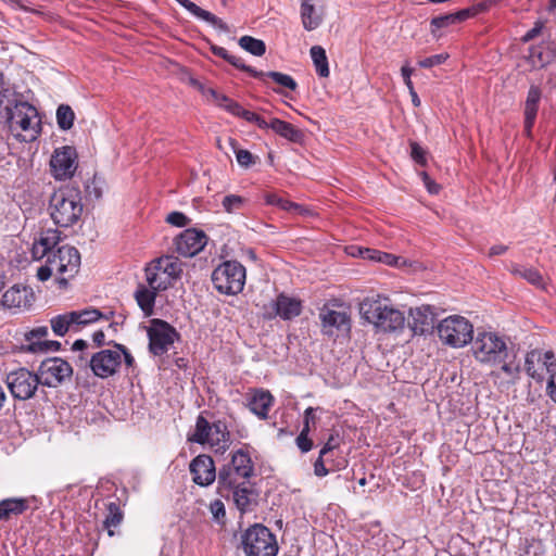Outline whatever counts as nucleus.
<instances>
[{
    "label": "nucleus",
    "mask_w": 556,
    "mask_h": 556,
    "mask_svg": "<svg viewBox=\"0 0 556 556\" xmlns=\"http://www.w3.org/2000/svg\"><path fill=\"white\" fill-rule=\"evenodd\" d=\"M245 199L237 194H228L223 199L222 205L227 213H235L242 208Z\"/></svg>",
    "instance_id": "obj_45"
},
{
    "label": "nucleus",
    "mask_w": 556,
    "mask_h": 556,
    "mask_svg": "<svg viewBox=\"0 0 556 556\" xmlns=\"http://www.w3.org/2000/svg\"><path fill=\"white\" fill-rule=\"evenodd\" d=\"M85 191L86 195L90 199L99 200L102 197V188L96 178L87 181Z\"/></svg>",
    "instance_id": "obj_50"
},
{
    "label": "nucleus",
    "mask_w": 556,
    "mask_h": 556,
    "mask_svg": "<svg viewBox=\"0 0 556 556\" xmlns=\"http://www.w3.org/2000/svg\"><path fill=\"white\" fill-rule=\"evenodd\" d=\"M227 494H219L223 497H232V501L237 508L241 513H247L252 509L253 504L256 503L257 494L255 493L251 483L233 488L231 491H226Z\"/></svg>",
    "instance_id": "obj_20"
},
{
    "label": "nucleus",
    "mask_w": 556,
    "mask_h": 556,
    "mask_svg": "<svg viewBox=\"0 0 556 556\" xmlns=\"http://www.w3.org/2000/svg\"><path fill=\"white\" fill-rule=\"evenodd\" d=\"M207 243V236L202 230L189 228L184 230L175 240L176 251L185 257H191L201 252Z\"/></svg>",
    "instance_id": "obj_17"
},
{
    "label": "nucleus",
    "mask_w": 556,
    "mask_h": 556,
    "mask_svg": "<svg viewBox=\"0 0 556 556\" xmlns=\"http://www.w3.org/2000/svg\"><path fill=\"white\" fill-rule=\"evenodd\" d=\"M229 142L235 150L237 162L241 167L249 168L256 163L257 157L254 156L250 151L236 149V140L230 138Z\"/></svg>",
    "instance_id": "obj_44"
},
{
    "label": "nucleus",
    "mask_w": 556,
    "mask_h": 556,
    "mask_svg": "<svg viewBox=\"0 0 556 556\" xmlns=\"http://www.w3.org/2000/svg\"><path fill=\"white\" fill-rule=\"evenodd\" d=\"M457 23V16L453 13L440 15L431 21V26L434 28H443Z\"/></svg>",
    "instance_id": "obj_49"
},
{
    "label": "nucleus",
    "mask_w": 556,
    "mask_h": 556,
    "mask_svg": "<svg viewBox=\"0 0 556 556\" xmlns=\"http://www.w3.org/2000/svg\"><path fill=\"white\" fill-rule=\"evenodd\" d=\"M148 337L150 352L153 355H162L179 338V333L167 321L155 318L148 328Z\"/></svg>",
    "instance_id": "obj_11"
},
{
    "label": "nucleus",
    "mask_w": 556,
    "mask_h": 556,
    "mask_svg": "<svg viewBox=\"0 0 556 556\" xmlns=\"http://www.w3.org/2000/svg\"><path fill=\"white\" fill-rule=\"evenodd\" d=\"M324 332L332 333V329L348 330L350 328V318L346 313L333 309L323 308L319 314Z\"/></svg>",
    "instance_id": "obj_21"
},
{
    "label": "nucleus",
    "mask_w": 556,
    "mask_h": 556,
    "mask_svg": "<svg viewBox=\"0 0 556 556\" xmlns=\"http://www.w3.org/2000/svg\"><path fill=\"white\" fill-rule=\"evenodd\" d=\"M401 72H402V76H403V79H404V84L406 85L408 90H413L414 86H413V83H412V79H410V75L413 73V68H410L407 65H404L401 68Z\"/></svg>",
    "instance_id": "obj_61"
},
{
    "label": "nucleus",
    "mask_w": 556,
    "mask_h": 556,
    "mask_svg": "<svg viewBox=\"0 0 556 556\" xmlns=\"http://www.w3.org/2000/svg\"><path fill=\"white\" fill-rule=\"evenodd\" d=\"M50 216L55 225L71 227L76 224L83 214V204L79 191L71 188L55 191L50 199Z\"/></svg>",
    "instance_id": "obj_4"
},
{
    "label": "nucleus",
    "mask_w": 556,
    "mask_h": 556,
    "mask_svg": "<svg viewBox=\"0 0 556 556\" xmlns=\"http://www.w3.org/2000/svg\"><path fill=\"white\" fill-rule=\"evenodd\" d=\"M265 201L269 205L278 206L279 208L290 212L294 215H305L306 213H308V210L305 208L304 206L291 202L287 199H283L276 193H267L265 195Z\"/></svg>",
    "instance_id": "obj_33"
},
{
    "label": "nucleus",
    "mask_w": 556,
    "mask_h": 556,
    "mask_svg": "<svg viewBox=\"0 0 556 556\" xmlns=\"http://www.w3.org/2000/svg\"><path fill=\"white\" fill-rule=\"evenodd\" d=\"M28 509V500L10 497L0 501V521L9 520L12 516H20Z\"/></svg>",
    "instance_id": "obj_26"
},
{
    "label": "nucleus",
    "mask_w": 556,
    "mask_h": 556,
    "mask_svg": "<svg viewBox=\"0 0 556 556\" xmlns=\"http://www.w3.org/2000/svg\"><path fill=\"white\" fill-rule=\"evenodd\" d=\"M274 397L268 391L255 392L249 402L250 410L261 419H266Z\"/></svg>",
    "instance_id": "obj_27"
},
{
    "label": "nucleus",
    "mask_w": 556,
    "mask_h": 556,
    "mask_svg": "<svg viewBox=\"0 0 556 556\" xmlns=\"http://www.w3.org/2000/svg\"><path fill=\"white\" fill-rule=\"evenodd\" d=\"M75 113L67 104H61L56 110L58 126L62 130H68L73 127Z\"/></svg>",
    "instance_id": "obj_42"
},
{
    "label": "nucleus",
    "mask_w": 556,
    "mask_h": 556,
    "mask_svg": "<svg viewBox=\"0 0 556 556\" xmlns=\"http://www.w3.org/2000/svg\"><path fill=\"white\" fill-rule=\"evenodd\" d=\"M208 444L215 447L216 452H225L230 445V433L224 421L218 420L212 424Z\"/></svg>",
    "instance_id": "obj_25"
},
{
    "label": "nucleus",
    "mask_w": 556,
    "mask_h": 556,
    "mask_svg": "<svg viewBox=\"0 0 556 556\" xmlns=\"http://www.w3.org/2000/svg\"><path fill=\"white\" fill-rule=\"evenodd\" d=\"M106 508L108 515L103 521V527L108 530L109 536H113L115 534L113 528H116L122 523L124 515L119 505L115 502L109 503Z\"/></svg>",
    "instance_id": "obj_36"
},
{
    "label": "nucleus",
    "mask_w": 556,
    "mask_h": 556,
    "mask_svg": "<svg viewBox=\"0 0 556 556\" xmlns=\"http://www.w3.org/2000/svg\"><path fill=\"white\" fill-rule=\"evenodd\" d=\"M227 62H229L235 67L249 73L254 78H263V76H264V72L256 71L255 68L247 65L244 63L243 59L240 56H237V55H233L230 53Z\"/></svg>",
    "instance_id": "obj_46"
},
{
    "label": "nucleus",
    "mask_w": 556,
    "mask_h": 556,
    "mask_svg": "<svg viewBox=\"0 0 556 556\" xmlns=\"http://www.w3.org/2000/svg\"><path fill=\"white\" fill-rule=\"evenodd\" d=\"M541 94V89L538 86H531L528 91L525 103V116L528 119V125L536 117Z\"/></svg>",
    "instance_id": "obj_37"
},
{
    "label": "nucleus",
    "mask_w": 556,
    "mask_h": 556,
    "mask_svg": "<svg viewBox=\"0 0 556 556\" xmlns=\"http://www.w3.org/2000/svg\"><path fill=\"white\" fill-rule=\"evenodd\" d=\"M89 366L99 378H108L116 374L121 366V352L115 350H102L91 356Z\"/></svg>",
    "instance_id": "obj_16"
},
{
    "label": "nucleus",
    "mask_w": 556,
    "mask_h": 556,
    "mask_svg": "<svg viewBox=\"0 0 556 556\" xmlns=\"http://www.w3.org/2000/svg\"><path fill=\"white\" fill-rule=\"evenodd\" d=\"M511 350L503 337L491 331H478L471 341L472 355L481 364L500 365L501 361L508 358Z\"/></svg>",
    "instance_id": "obj_5"
},
{
    "label": "nucleus",
    "mask_w": 556,
    "mask_h": 556,
    "mask_svg": "<svg viewBox=\"0 0 556 556\" xmlns=\"http://www.w3.org/2000/svg\"><path fill=\"white\" fill-rule=\"evenodd\" d=\"M48 336V327L47 326H39L34 329H31L29 332L25 334V338L29 343L34 342V339H40Z\"/></svg>",
    "instance_id": "obj_56"
},
{
    "label": "nucleus",
    "mask_w": 556,
    "mask_h": 556,
    "mask_svg": "<svg viewBox=\"0 0 556 556\" xmlns=\"http://www.w3.org/2000/svg\"><path fill=\"white\" fill-rule=\"evenodd\" d=\"M301 18L306 30H314L321 24V16L316 13L313 0H303L301 4Z\"/></svg>",
    "instance_id": "obj_32"
},
{
    "label": "nucleus",
    "mask_w": 556,
    "mask_h": 556,
    "mask_svg": "<svg viewBox=\"0 0 556 556\" xmlns=\"http://www.w3.org/2000/svg\"><path fill=\"white\" fill-rule=\"evenodd\" d=\"M336 447H338V442L333 438V435H330L328 441L325 443L323 448L320 450V456H326L329 452L333 451Z\"/></svg>",
    "instance_id": "obj_62"
},
{
    "label": "nucleus",
    "mask_w": 556,
    "mask_h": 556,
    "mask_svg": "<svg viewBox=\"0 0 556 556\" xmlns=\"http://www.w3.org/2000/svg\"><path fill=\"white\" fill-rule=\"evenodd\" d=\"M210 511L217 522H220L226 516L225 505L220 500H215L210 504Z\"/></svg>",
    "instance_id": "obj_51"
},
{
    "label": "nucleus",
    "mask_w": 556,
    "mask_h": 556,
    "mask_svg": "<svg viewBox=\"0 0 556 556\" xmlns=\"http://www.w3.org/2000/svg\"><path fill=\"white\" fill-rule=\"evenodd\" d=\"M543 29H544V22L536 21L534 23V26L523 35L522 41L529 42V41L533 40L534 38H536L538 36H540L542 34Z\"/></svg>",
    "instance_id": "obj_55"
},
{
    "label": "nucleus",
    "mask_w": 556,
    "mask_h": 556,
    "mask_svg": "<svg viewBox=\"0 0 556 556\" xmlns=\"http://www.w3.org/2000/svg\"><path fill=\"white\" fill-rule=\"evenodd\" d=\"M61 239V232L56 229L41 231L33 243L31 255L37 261L46 258L45 264L37 269V278L40 281H47L55 274L59 275L58 283L66 287L67 280L79 270L80 254L72 245H59Z\"/></svg>",
    "instance_id": "obj_1"
},
{
    "label": "nucleus",
    "mask_w": 556,
    "mask_h": 556,
    "mask_svg": "<svg viewBox=\"0 0 556 556\" xmlns=\"http://www.w3.org/2000/svg\"><path fill=\"white\" fill-rule=\"evenodd\" d=\"M60 349H61V343L59 341H54V340L31 342L28 345V351H30L33 353L59 351Z\"/></svg>",
    "instance_id": "obj_47"
},
{
    "label": "nucleus",
    "mask_w": 556,
    "mask_h": 556,
    "mask_svg": "<svg viewBox=\"0 0 556 556\" xmlns=\"http://www.w3.org/2000/svg\"><path fill=\"white\" fill-rule=\"evenodd\" d=\"M51 170L58 180L71 178L77 168V153L75 148L64 146L54 151L51 161Z\"/></svg>",
    "instance_id": "obj_14"
},
{
    "label": "nucleus",
    "mask_w": 556,
    "mask_h": 556,
    "mask_svg": "<svg viewBox=\"0 0 556 556\" xmlns=\"http://www.w3.org/2000/svg\"><path fill=\"white\" fill-rule=\"evenodd\" d=\"M153 261L174 283L180 277L182 273L181 263L176 257L172 255H164Z\"/></svg>",
    "instance_id": "obj_34"
},
{
    "label": "nucleus",
    "mask_w": 556,
    "mask_h": 556,
    "mask_svg": "<svg viewBox=\"0 0 556 556\" xmlns=\"http://www.w3.org/2000/svg\"><path fill=\"white\" fill-rule=\"evenodd\" d=\"M146 282L156 291H165L174 286L170 278L161 269L154 261L144 268Z\"/></svg>",
    "instance_id": "obj_23"
},
{
    "label": "nucleus",
    "mask_w": 556,
    "mask_h": 556,
    "mask_svg": "<svg viewBox=\"0 0 556 556\" xmlns=\"http://www.w3.org/2000/svg\"><path fill=\"white\" fill-rule=\"evenodd\" d=\"M410 156L416 163L426 165V151L417 142H410Z\"/></svg>",
    "instance_id": "obj_52"
},
{
    "label": "nucleus",
    "mask_w": 556,
    "mask_h": 556,
    "mask_svg": "<svg viewBox=\"0 0 556 556\" xmlns=\"http://www.w3.org/2000/svg\"><path fill=\"white\" fill-rule=\"evenodd\" d=\"M309 428L307 425H303V428L298 435L295 442L302 453H307L313 447V441L308 438Z\"/></svg>",
    "instance_id": "obj_48"
},
{
    "label": "nucleus",
    "mask_w": 556,
    "mask_h": 556,
    "mask_svg": "<svg viewBox=\"0 0 556 556\" xmlns=\"http://www.w3.org/2000/svg\"><path fill=\"white\" fill-rule=\"evenodd\" d=\"M511 273L515 276H518V277L527 280L528 282H530L531 285H533L535 287L543 288V286H544L542 275L540 274L539 270H536L533 267L514 265L511 268Z\"/></svg>",
    "instance_id": "obj_39"
},
{
    "label": "nucleus",
    "mask_w": 556,
    "mask_h": 556,
    "mask_svg": "<svg viewBox=\"0 0 556 556\" xmlns=\"http://www.w3.org/2000/svg\"><path fill=\"white\" fill-rule=\"evenodd\" d=\"M239 46L255 56H262L266 52L265 42L251 36H242Z\"/></svg>",
    "instance_id": "obj_41"
},
{
    "label": "nucleus",
    "mask_w": 556,
    "mask_h": 556,
    "mask_svg": "<svg viewBox=\"0 0 556 556\" xmlns=\"http://www.w3.org/2000/svg\"><path fill=\"white\" fill-rule=\"evenodd\" d=\"M0 119L14 132L17 130L27 132L29 139H36L41 131V118L37 109L23 100H9L2 108L0 100Z\"/></svg>",
    "instance_id": "obj_2"
},
{
    "label": "nucleus",
    "mask_w": 556,
    "mask_h": 556,
    "mask_svg": "<svg viewBox=\"0 0 556 556\" xmlns=\"http://www.w3.org/2000/svg\"><path fill=\"white\" fill-rule=\"evenodd\" d=\"M420 177L427 188V190L431 193V194H437L439 193L440 191V186L430 178V176L426 173V172H421L420 174Z\"/></svg>",
    "instance_id": "obj_57"
},
{
    "label": "nucleus",
    "mask_w": 556,
    "mask_h": 556,
    "mask_svg": "<svg viewBox=\"0 0 556 556\" xmlns=\"http://www.w3.org/2000/svg\"><path fill=\"white\" fill-rule=\"evenodd\" d=\"M73 314V317L75 319L76 329L79 331L83 327L96 323L101 318L109 319L108 316H104L99 309L97 308H85L81 311H71Z\"/></svg>",
    "instance_id": "obj_35"
},
{
    "label": "nucleus",
    "mask_w": 556,
    "mask_h": 556,
    "mask_svg": "<svg viewBox=\"0 0 556 556\" xmlns=\"http://www.w3.org/2000/svg\"><path fill=\"white\" fill-rule=\"evenodd\" d=\"M241 545L247 556H276L278 553L276 536L261 523H254L242 532Z\"/></svg>",
    "instance_id": "obj_7"
},
{
    "label": "nucleus",
    "mask_w": 556,
    "mask_h": 556,
    "mask_svg": "<svg viewBox=\"0 0 556 556\" xmlns=\"http://www.w3.org/2000/svg\"><path fill=\"white\" fill-rule=\"evenodd\" d=\"M556 59V47L554 42L547 41L533 46L529 50V60L534 66H545Z\"/></svg>",
    "instance_id": "obj_24"
},
{
    "label": "nucleus",
    "mask_w": 556,
    "mask_h": 556,
    "mask_svg": "<svg viewBox=\"0 0 556 556\" xmlns=\"http://www.w3.org/2000/svg\"><path fill=\"white\" fill-rule=\"evenodd\" d=\"M189 468L193 476V482L200 486L211 485L218 475L213 458L205 454L193 458Z\"/></svg>",
    "instance_id": "obj_18"
},
{
    "label": "nucleus",
    "mask_w": 556,
    "mask_h": 556,
    "mask_svg": "<svg viewBox=\"0 0 556 556\" xmlns=\"http://www.w3.org/2000/svg\"><path fill=\"white\" fill-rule=\"evenodd\" d=\"M211 278L219 293L236 295L243 290L245 268L237 261H225L213 270Z\"/></svg>",
    "instance_id": "obj_8"
},
{
    "label": "nucleus",
    "mask_w": 556,
    "mask_h": 556,
    "mask_svg": "<svg viewBox=\"0 0 556 556\" xmlns=\"http://www.w3.org/2000/svg\"><path fill=\"white\" fill-rule=\"evenodd\" d=\"M253 472L254 466L249 453L243 450L236 451L231 456V460L218 471V494H227L226 491H231L233 488L250 483Z\"/></svg>",
    "instance_id": "obj_3"
},
{
    "label": "nucleus",
    "mask_w": 556,
    "mask_h": 556,
    "mask_svg": "<svg viewBox=\"0 0 556 556\" xmlns=\"http://www.w3.org/2000/svg\"><path fill=\"white\" fill-rule=\"evenodd\" d=\"M311 56L314 62L316 73L320 77H328L329 76V66H328V59L326 55V51L320 46H314L311 48Z\"/></svg>",
    "instance_id": "obj_40"
},
{
    "label": "nucleus",
    "mask_w": 556,
    "mask_h": 556,
    "mask_svg": "<svg viewBox=\"0 0 556 556\" xmlns=\"http://www.w3.org/2000/svg\"><path fill=\"white\" fill-rule=\"evenodd\" d=\"M547 393L551 396L553 401L556 402V378L555 372L551 376L547 387H546Z\"/></svg>",
    "instance_id": "obj_64"
},
{
    "label": "nucleus",
    "mask_w": 556,
    "mask_h": 556,
    "mask_svg": "<svg viewBox=\"0 0 556 556\" xmlns=\"http://www.w3.org/2000/svg\"><path fill=\"white\" fill-rule=\"evenodd\" d=\"M325 456H318V458L314 463V473L317 477H325L328 475L329 470L325 466Z\"/></svg>",
    "instance_id": "obj_58"
},
{
    "label": "nucleus",
    "mask_w": 556,
    "mask_h": 556,
    "mask_svg": "<svg viewBox=\"0 0 556 556\" xmlns=\"http://www.w3.org/2000/svg\"><path fill=\"white\" fill-rule=\"evenodd\" d=\"M270 129L291 142L299 143L303 139V132L300 129L276 117L270 119Z\"/></svg>",
    "instance_id": "obj_29"
},
{
    "label": "nucleus",
    "mask_w": 556,
    "mask_h": 556,
    "mask_svg": "<svg viewBox=\"0 0 556 556\" xmlns=\"http://www.w3.org/2000/svg\"><path fill=\"white\" fill-rule=\"evenodd\" d=\"M166 222L176 227H185L189 219L181 212H172L167 215Z\"/></svg>",
    "instance_id": "obj_54"
},
{
    "label": "nucleus",
    "mask_w": 556,
    "mask_h": 556,
    "mask_svg": "<svg viewBox=\"0 0 556 556\" xmlns=\"http://www.w3.org/2000/svg\"><path fill=\"white\" fill-rule=\"evenodd\" d=\"M114 348L116 351L121 352V357L124 356L125 364L128 367H131L135 363V358L131 356V354L128 352L125 345L119 343H114Z\"/></svg>",
    "instance_id": "obj_59"
},
{
    "label": "nucleus",
    "mask_w": 556,
    "mask_h": 556,
    "mask_svg": "<svg viewBox=\"0 0 556 556\" xmlns=\"http://www.w3.org/2000/svg\"><path fill=\"white\" fill-rule=\"evenodd\" d=\"M397 260H399L397 256H395L393 254L384 253V252H382L381 254H378V256H377V262L384 263L388 265H395L397 263Z\"/></svg>",
    "instance_id": "obj_60"
},
{
    "label": "nucleus",
    "mask_w": 556,
    "mask_h": 556,
    "mask_svg": "<svg viewBox=\"0 0 556 556\" xmlns=\"http://www.w3.org/2000/svg\"><path fill=\"white\" fill-rule=\"evenodd\" d=\"M302 305L296 299L279 294L277 299L263 307V317L274 319L277 316L288 320L301 314Z\"/></svg>",
    "instance_id": "obj_15"
},
{
    "label": "nucleus",
    "mask_w": 556,
    "mask_h": 556,
    "mask_svg": "<svg viewBox=\"0 0 556 556\" xmlns=\"http://www.w3.org/2000/svg\"><path fill=\"white\" fill-rule=\"evenodd\" d=\"M212 425L202 416L199 415L195 421V430L189 437V441L199 444H205L210 442Z\"/></svg>",
    "instance_id": "obj_38"
},
{
    "label": "nucleus",
    "mask_w": 556,
    "mask_h": 556,
    "mask_svg": "<svg viewBox=\"0 0 556 556\" xmlns=\"http://www.w3.org/2000/svg\"><path fill=\"white\" fill-rule=\"evenodd\" d=\"M413 329L415 332L424 333L433 328V314L430 306H421L412 311Z\"/></svg>",
    "instance_id": "obj_28"
},
{
    "label": "nucleus",
    "mask_w": 556,
    "mask_h": 556,
    "mask_svg": "<svg viewBox=\"0 0 556 556\" xmlns=\"http://www.w3.org/2000/svg\"><path fill=\"white\" fill-rule=\"evenodd\" d=\"M159 292L153 290L147 282H139L137 285L134 298L144 316L150 317L154 314V305Z\"/></svg>",
    "instance_id": "obj_22"
},
{
    "label": "nucleus",
    "mask_w": 556,
    "mask_h": 556,
    "mask_svg": "<svg viewBox=\"0 0 556 556\" xmlns=\"http://www.w3.org/2000/svg\"><path fill=\"white\" fill-rule=\"evenodd\" d=\"M437 328L440 340L452 348H463L473 338V326L459 315L444 318Z\"/></svg>",
    "instance_id": "obj_9"
},
{
    "label": "nucleus",
    "mask_w": 556,
    "mask_h": 556,
    "mask_svg": "<svg viewBox=\"0 0 556 556\" xmlns=\"http://www.w3.org/2000/svg\"><path fill=\"white\" fill-rule=\"evenodd\" d=\"M5 383L14 399L25 401L35 395L40 380L38 372L34 374L26 368H18L7 375Z\"/></svg>",
    "instance_id": "obj_10"
},
{
    "label": "nucleus",
    "mask_w": 556,
    "mask_h": 556,
    "mask_svg": "<svg viewBox=\"0 0 556 556\" xmlns=\"http://www.w3.org/2000/svg\"><path fill=\"white\" fill-rule=\"evenodd\" d=\"M266 78H271L277 85L288 88L290 90H295L298 87L296 81L290 75L280 72L264 73L263 78L258 79L266 84Z\"/></svg>",
    "instance_id": "obj_43"
},
{
    "label": "nucleus",
    "mask_w": 556,
    "mask_h": 556,
    "mask_svg": "<svg viewBox=\"0 0 556 556\" xmlns=\"http://www.w3.org/2000/svg\"><path fill=\"white\" fill-rule=\"evenodd\" d=\"M446 58L447 55L445 54H435L420 60L418 64L420 67L430 68L442 64L446 60Z\"/></svg>",
    "instance_id": "obj_53"
},
{
    "label": "nucleus",
    "mask_w": 556,
    "mask_h": 556,
    "mask_svg": "<svg viewBox=\"0 0 556 556\" xmlns=\"http://www.w3.org/2000/svg\"><path fill=\"white\" fill-rule=\"evenodd\" d=\"M73 375V368L60 357H51L41 362L38 368L40 383L49 388H56Z\"/></svg>",
    "instance_id": "obj_12"
},
{
    "label": "nucleus",
    "mask_w": 556,
    "mask_h": 556,
    "mask_svg": "<svg viewBox=\"0 0 556 556\" xmlns=\"http://www.w3.org/2000/svg\"><path fill=\"white\" fill-rule=\"evenodd\" d=\"M225 110L231 113L232 115L240 116L243 108L236 101L231 100L225 104Z\"/></svg>",
    "instance_id": "obj_63"
},
{
    "label": "nucleus",
    "mask_w": 556,
    "mask_h": 556,
    "mask_svg": "<svg viewBox=\"0 0 556 556\" xmlns=\"http://www.w3.org/2000/svg\"><path fill=\"white\" fill-rule=\"evenodd\" d=\"M33 300L31 289L15 285L4 292L1 303L9 308H27L31 305Z\"/></svg>",
    "instance_id": "obj_19"
},
{
    "label": "nucleus",
    "mask_w": 556,
    "mask_h": 556,
    "mask_svg": "<svg viewBox=\"0 0 556 556\" xmlns=\"http://www.w3.org/2000/svg\"><path fill=\"white\" fill-rule=\"evenodd\" d=\"M500 372L504 374L507 377V382L510 384H515L520 379L521 374V365L517 359V353L514 350L509 351L508 358L501 361Z\"/></svg>",
    "instance_id": "obj_31"
},
{
    "label": "nucleus",
    "mask_w": 556,
    "mask_h": 556,
    "mask_svg": "<svg viewBox=\"0 0 556 556\" xmlns=\"http://www.w3.org/2000/svg\"><path fill=\"white\" fill-rule=\"evenodd\" d=\"M53 333L59 337L65 336L67 332H77L75 319L72 312L56 315L50 319Z\"/></svg>",
    "instance_id": "obj_30"
},
{
    "label": "nucleus",
    "mask_w": 556,
    "mask_h": 556,
    "mask_svg": "<svg viewBox=\"0 0 556 556\" xmlns=\"http://www.w3.org/2000/svg\"><path fill=\"white\" fill-rule=\"evenodd\" d=\"M359 311L368 323L384 332L402 329L405 323V317L401 311L383 304L380 300H364L361 303Z\"/></svg>",
    "instance_id": "obj_6"
},
{
    "label": "nucleus",
    "mask_w": 556,
    "mask_h": 556,
    "mask_svg": "<svg viewBox=\"0 0 556 556\" xmlns=\"http://www.w3.org/2000/svg\"><path fill=\"white\" fill-rule=\"evenodd\" d=\"M544 369L551 376L556 371V361L553 351L543 352L540 349L528 351L525 356V370L527 375L536 382H542L544 380Z\"/></svg>",
    "instance_id": "obj_13"
}]
</instances>
